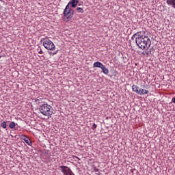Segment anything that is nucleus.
<instances>
[{
    "label": "nucleus",
    "instance_id": "10",
    "mask_svg": "<svg viewBox=\"0 0 175 175\" xmlns=\"http://www.w3.org/2000/svg\"><path fill=\"white\" fill-rule=\"evenodd\" d=\"M103 66V64H102L100 62H96L93 64L94 68H100L101 69Z\"/></svg>",
    "mask_w": 175,
    "mask_h": 175
},
{
    "label": "nucleus",
    "instance_id": "14",
    "mask_svg": "<svg viewBox=\"0 0 175 175\" xmlns=\"http://www.w3.org/2000/svg\"><path fill=\"white\" fill-rule=\"evenodd\" d=\"M143 55H146V57H148V55H150V54H151V51H145L144 52H142Z\"/></svg>",
    "mask_w": 175,
    "mask_h": 175
},
{
    "label": "nucleus",
    "instance_id": "18",
    "mask_svg": "<svg viewBox=\"0 0 175 175\" xmlns=\"http://www.w3.org/2000/svg\"><path fill=\"white\" fill-rule=\"evenodd\" d=\"M96 127H97V126H96V124L94 123V124L92 125V129L93 131H95V129H96Z\"/></svg>",
    "mask_w": 175,
    "mask_h": 175
},
{
    "label": "nucleus",
    "instance_id": "19",
    "mask_svg": "<svg viewBox=\"0 0 175 175\" xmlns=\"http://www.w3.org/2000/svg\"><path fill=\"white\" fill-rule=\"evenodd\" d=\"M135 36H137V35H133L132 37H131V40H135Z\"/></svg>",
    "mask_w": 175,
    "mask_h": 175
},
{
    "label": "nucleus",
    "instance_id": "15",
    "mask_svg": "<svg viewBox=\"0 0 175 175\" xmlns=\"http://www.w3.org/2000/svg\"><path fill=\"white\" fill-rule=\"evenodd\" d=\"M77 12L78 13H84V10L80 7L77 8Z\"/></svg>",
    "mask_w": 175,
    "mask_h": 175
},
{
    "label": "nucleus",
    "instance_id": "20",
    "mask_svg": "<svg viewBox=\"0 0 175 175\" xmlns=\"http://www.w3.org/2000/svg\"><path fill=\"white\" fill-rule=\"evenodd\" d=\"M38 54H43V51L42 49H40L38 51Z\"/></svg>",
    "mask_w": 175,
    "mask_h": 175
},
{
    "label": "nucleus",
    "instance_id": "16",
    "mask_svg": "<svg viewBox=\"0 0 175 175\" xmlns=\"http://www.w3.org/2000/svg\"><path fill=\"white\" fill-rule=\"evenodd\" d=\"M1 126L2 128H3L4 129H6V122L3 121L2 123H1Z\"/></svg>",
    "mask_w": 175,
    "mask_h": 175
},
{
    "label": "nucleus",
    "instance_id": "7",
    "mask_svg": "<svg viewBox=\"0 0 175 175\" xmlns=\"http://www.w3.org/2000/svg\"><path fill=\"white\" fill-rule=\"evenodd\" d=\"M78 3H79L78 0H70L68 5V6H69V5H70L72 8H76V6H77Z\"/></svg>",
    "mask_w": 175,
    "mask_h": 175
},
{
    "label": "nucleus",
    "instance_id": "5",
    "mask_svg": "<svg viewBox=\"0 0 175 175\" xmlns=\"http://www.w3.org/2000/svg\"><path fill=\"white\" fill-rule=\"evenodd\" d=\"M59 169L64 175H75L73 172H72V170H70L68 166L62 165L59 166Z\"/></svg>",
    "mask_w": 175,
    "mask_h": 175
},
{
    "label": "nucleus",
    "instance_id": "24",
    "mask_svg": "<svg viewBox=\"0 0 175 175\" xmlns=\"http://www.w3.org/2000/svg\"><path fill=\"white\" fill-rule=\"evenodd\" d=\"M75 158H77V159H79V157H75Z\"/></svg>",
    "mask_w": 175,
    "mask_h": 175
},
{
    "label": "nucleus",
    "instance_id": "1",
    "mask_svg": "<svg viewBox=\"0 0 175 175\" xmlns=\"http://www.w3.org/2000/svg\"><path fill=\"white\" fill-rule=\"evenodd\" d=\"M135 35H137V37L135 38V42L139 49L142 50H144L146 47L149 49L151 46V40L148 36H144V33L142 31L137 32Z\"/></svg>",
    "mask_w": 175,
    "mask_h": 175
},
{
    "label": "nucleus",
    "instance_id": "2",
    "mask_svg": "<svg viewBox=\"0 0 175 175\" xmlns=\"http://www.w3.org/2000/svg\"><path fill=\"white\" fill-rule=\"evenodd\" d=\"M40 111L43 116L48 117V118H51V116H53V107L49 104H42L40 107Z\"/></svg>",
    "mask_w": 175,
    "mask_h": 175
},
{
    "label": "nucleus",
    "instance_id": "3",
    "mask_svg": "<svg viewBox=\"0 0 175 175\" xmlns=\"http://www.w3.org/2000/svg\"><path fill=\"white\" fill-rule=\"evenodd\" d=\"M63 14L64 16V21H69L72 19V17H73V10L70 9V7H69V5H67L66 6V8L64 10Z\"/></svg>",
    "mask_w": 175,
    "mask_h": 175
},
{
    "label": "nucleus",
    "instance_id": "22",
    "mask_svg": "<svg viewBox=\"0 0 175 175\" xmlns=\"http://www.w3.org/2000/svg\"><path fill=\"white\" fill-rule=\"evenodd\" d=\"M172 102H173L174 103H175V96L174 98H172Z\"/></svg>",
    "mask_w": 175,
    "mask_h": 175
},
{
    "label": "nucleus",
    "instance_id": "21",
    "mask_svg": "<svg viewBox=\"0 0 175 175\" xmlns=\"http://www.w3.org/2000/svg\"><path fill=\"white\" fill-rule=\"evenodd\" d=\"M57 53H58V51H56L53 52V53H52V55H55V54H57Z\"/></svg>",
    "mask_w": 175,
    "mask_h": 175
},
{
    "label": "nucleus",
    "instance_id": "9",
    "mask_svg": "<svg viewBox=\"0 0 175 175\" xmlns=\"http://www.w3.org/2000/svg\"><path fill=\"white\" fill-rule=\"evenodd\" d=\"M148 92V90L139 88L138 95H147Z\"/></svg>",
    "mask_w": 175,
    "mask_h": 175
},
{
    "label": "nucleus",
    "instance_id": "13",
    "mask_svg": "<svg viewBox=\"0 0 175 175\" xmlns=\"http://www.w3.org/2000/svg\"><path fill=\"white\" fill-rule=\"evenodd\" d=\"M10 129H14L16 128V123L14 122H11L9 125Z\"/></svg>",
    "mask_w": 175,
    "mask_h": 175
},
{
    "label": "nucleus",
    "instance_id": "25",
    "mask_svg": "<svg viewBox=\"0 0 175 175\" xmlns=\"http://www.w3.org/2000/svg\"><path fill=\"white\" fill-rule=\"evenodd\" d=\"M1 57H2V56L0 55V58H1Z\"/></svg>",
    "mask_w": 175,
    "mask_h": 175
},
{
    "label": "nucleus",
    "instance_id": "8",
    "mask_svg": "<svg viewBox=\"0 0 175 175\" xmlns=\"http://www.w3.org/2000/svg\"><path fill=\"white\" fill-rule=\"evenodd\" d=\"M166 3L168 6H172L174 9H175V0H166Z\"/></svg>",
    "mask_w": 175,
    "mask_h": 175
},
{
    "label": "nucleus",
    "instance_id": "11",
    "mask_svg": "<svg viewBox=\"0 0 175 175\" xmlns=\"http://www.w3.org/2000/svg\"><path fill=\"white\" fill-rule=\"evenodd\" d=\"M132 90L136 94H139V90H140V88L136 85H132Z\"/></svg>",
    "mask_w": 175,
    "mask_h": 175
},
{
    "label": "nucleus",
    "instance_id": "23",
    "mask_svg": "<svg viewBox=\"0 0 175 175\" xmlns=\"http://www.w3.org/2000/svg\"><path fill=\"white\" fill-rule=\"evenodd\" d=\"M95 172H98V169L95 170Z\"/></svg>",
    "mask_w": 175,
    "mask_h": 175
},
{
    "label": "nucleus",
    "instance_id": "12",
    "mask_svg": "<svg viewBox=\"0 0 175 175\" xmlns=\"http://www.w3.org/2000/svg\"><path fill=\"white\" fill-rule=\"evenodd\" d=\"M102 71L105 73V75H107V73H109V70L107 68H106V67L103 65L101 67Z\"/></svg>",
    "mask_w": 175,
    "mask_h": 175
},
{
    "label": "nucleus",
    "instance_id": "17",
    "mask_svg": "<svg viewBox=\"0 0 175 175\" xmlns=\"http://www.w3.org/2000/svg\"><path fill=\"white\" fill-rule=\"evenodd\" d=\"M35 102L38 104V105H39V103H40L41 102H42V98H37V99H36L35 100Z\"/></svg>",
    "mask_w": 175,
    "mask_h": 175
},
{
    "label": "nucleus",
    "instance_id": "4",
    "mask_svg": "<svg viewBox=\"0 0 175 175\" xmlns=\"http://www.w3.org/2000/svg\"><path fill=\"white\" fill-rule=\"evenodd\" d=\"M43 46L46 50H49L50 51H54L55 50V45L54 44V42L49 38L44 39Z\"/></svg>",
    "mask_w": 175,
    "mask_h": 175
},
{
    "label": "nucleus",
    "instance_id": "6",
    "mask_svg": "<svg viewBox=\"0 0 175 175\" xmlns=\"http://www.w3.org/2000/svg\"><path fill=\"white\" fill-rule=\"evenodd\" d=\"M21 139H22V140H24L27 146H32V142L27 135H21Z\"/></svg>",
    "mask_w": 175,
    "mask_h": 175
}]
</instances>
